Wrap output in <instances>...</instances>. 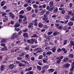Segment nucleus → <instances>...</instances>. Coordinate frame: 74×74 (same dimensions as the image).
<instances>
[{
    "instance_id": "1",
    "label": "nucleus",
    "mask_w": 74,
    "mask_h": 74,
    "mask_svg": "<svg viewBox=\"0 0 74 74\" xmlns=\"http://www.w3.org/2000/svg\"><path fill=\"white\" fill-rule=\"evenodd\" d=\"M35 40V39L32 38L30 40H27V42L29 43V44H33V43H34V42Z\"/></svg>"
},
{
    "instance_id": "2",
    "label": "nucleus",
    "mask_w": 74,
    "mask_h": 74,
    "mask_svg": "<svg viewBox=\"0 0 74 74\" xmlns=\"http://www.w3.org/2000/svg\"><path fill=\"white\" fill-rule=\"evenodd\" d=\"M38 27L40 28H42L43 27V24L41 22L39 23L38 24Z\"/></svg>"
},
{
    "instance_id": "3",
    "label": "nucleus",
    "mask_w": 74,
    "mask_h": 74,
    "mask_svg": "<svg viewBox=\"0 0 74 74\" xmlns=\"http://www.w3.org/2000/svg\"><path fill=\"white\" fill-rule=\"evenodd\" d=\"M48 16V15H47L45 14L43 16H42V20H44L45 19V18H47V16Z\"/></svg>"
},
{
    "instance_id": "4",
    "label": "nucleus",
    "mask_w": 74,
    "mask_h": 74,
    "mask_svg": "<svg viewBox=\"0 0 74 74\" xmlns=\"http://www.w3.org/2000/svg\"><path fill=\"white\" fill-rule=\"evenodd\" d=\"M5 3V1H3L1 3V7H3L4 5V4Z\"/></svg>"
},
{
    "instance_id": "5",
    "label": "nucleus",
    "mask_w": 74,
    "mask_h": 74,
    "mask_svg": "<svg viewBox=\"0 0 74 74\" xmlns=\"http://www.w3.org/2000/svg\"><path fill=\"white\" fill-rule=\"evenodd\" d=\"M46 12V10L44 9L40 13V15H42Z\"/></svg>"
},
{
    "instance_id": "6",
    "label": "nucleus",
    "mask_w": 74,
    "mask_h": 74,
    "mask_svg": "<svg viewBox=\"0 0 74 74\" xmlns=\"http://www.w3.org/2000/svg\"><path fill=\"white\" fill-rule=\"evenodd\" d=\"M23 36L25 38H27L29 36H28V34L27 33H24L23 34Z\"/></svg>"
},
{
    "instance_id": "7",
    "label": "nucleus",
    "mask_w": 74,
    "mask_h": 74,
    "mask_svg": "<svg viewBox=\"0 0 74 74\" xmlns=\"http://www.w3.org/2000/svg\"><path fill=\"white\" fill-rule=\"evenodd\" d=\"M67 12H68V14L69 16L73 15V12H72L68 11Z\"/></svg>"
},
{
    "instance_id": "8",
    "label": "nucleus",
    "mask_w": 74,
    "mask_h": 74,
    "mask_svg": "<svg viewBox=\"0 0 74 74\" xmlns=\"http://www.w3.org/2000/svg\"><path fill=\"white\" fill-rule=\"evenodd\" d=\"M71 67V69H70V71H73V70H74V65L72 64Z\"/></svg>"
},
{
    "instance_id": "9",
    "label": "nucleus",
    "mask_w": 74,
    "mask_h": 74,
    "mask_svg": "<svg viewBox=\"0 0 74 74\" xmlns=\"http://www.w3.org/2000/svg\"><path fill=\"white\" fill-rule=\"evenodd\" d=\"M53 5H54V4H53V1H51L49 3V6H50V7H53Z\"/></svg>"
},
{
    "instance_id": "10",
    "label": "nucleus",
    "mask_w": 74,
    "mask_h": 74,
    "mask_svg": "<svg viewBox=\"0 0 74 74\" xmlns=\"http://www.w3.org/2000/svg\"><path fill=\"white\" fill-rule=\"evenodd\" d=\"M68 26H73V22L72 21H70L68 23Z\"/></svg>"
},
{
    "instance_id": "11",
    "label": "nucleus",
    "mask_w": 74,
    "mask_h": 74,
    "mask_svg": "<svg viewBox=\"0 0 74 74\" xmlns=\"http://www.w3.org/2000/svg\"><path fill=\"white\" fill-rule=\"evenodd\" d=\"M69 60V58H65L63 60V61L64 62H68Z\"/></svg>"
},
{
    "instance_id": "12",
    "label": "nucleus",
    "mask_w": 74,
    "mask_h": 74,
    "mask_svg": "<svg viewBox=\"0 0 74 74\" xmlns=\"http://www.w3.org/2000/svg\"><path fill=\"white\" fill-rule=\"evenodd\" d=\"M14 65H9V69H11V70L12 69H13L14 68Z\"/></svg>"
},
{
    "instance_id": "13",
    "label": "nucleus",
    "mask_w": 74,
    "mask_h": 74,
    "mask_svg": "<svg viewBox=\"0 0 74 74\" xmlns=\"http://www.w3.org/2000/svg\"><path fill=\"white\" fill-rule=\"evenodd\" d=\"M61 60L60 59L57 60L56 61V64H59L61 62Z\"/></svg>"
},
{
    "instance_id": "14",
    "label": "nucleus",
    "mask_w": 74,
    "mask_h": 74,
    "mask_svg": "<svg viewBox=\"0 0 74 74\" xmlns=\"http://www.w3.org/2000/svg\"><path fill=\"white\" fill-rule=\"evenodd\" d=\"M9 14L10 15V16L12 17V18H14V17H15V16H14V15L13 14L12 12H10L9 13Z\"/></svg>"
},
{
    "instance_id": "15",
    "label": "nucleus",
    "mask_w": 74,
    "mask_h": 74,
    "mask_svg": "<svg viewBox=\"0 0 74 74\" xmlns=\"http://www.w3.org/2000/svg\"><path fill=\"white\" fill-rule=\"evenodd\" d=\"M26 9L27 11H30L31 10H32V7H31L30 6H28L27 7Z\"/></svg>"
},
{
    "instance_id": "16",
    "label": "nucleus",
    "mask_w": 74,
    "mask_h": 74,
    "mask_svg": "<svg viewBox=\"0 0 74 74\" xmlns=\"http://www.w3.org/2000/svg\"><path fill=\"white\" fill-rule=\"evenodd\" d=\"M38 50L37 51L38 52H39V53L42 52L43 51V50L42 49H40V48H38Z\"/></svg>"
},
{
    "instance_id": "17",
    "label": "nucleus",
    "mask_w": 74,
    "mask_h": 74,
    "mask_svg": "<svg viewBox=\"0 0 74 74\" xmlns=\"http://www.w3.org/2000/svg\"><path fill=\"white\" fill-rule=\"evenodd\" d=\"M48 71L49 72H51V73H53L54 71V69H49L48 70Z\"/></svg>"
},
{
    "instance_id": "18",
    "label": "nucleus",
    "mask_w": 74,
    "mask_h": 74,
    "mask_svg": "<svg viewBox=\"0 0 74 74\" xmlns=\"http://www.w3.org/2000/svg\"><path fill=\"white\" fill-rule=\"evenodd\" d=\"M62 51H63L64 52V53H66L67 52V51L66 50V49H65V48H62Z\"/></svg>"
},
{
    "instance_id": "19",
    "label": "nucleus",
    "mask_w": 74,
    "mask_h": 74,
    "mask_svg": "<svg viewBox=\"0 0 74 74\" xmlns=\"http://www.w3.org/2000/svg\"><path fill=\"white\" fill-rule=\"evenodd\" d=\"M1 71H3L4 70V65H1Z\"/></svg>"
},
{
    "instance_id": "20",
    "label": "nucleus",
    "mask_w": 74,
    "mask_h": 74,
    "mask_svg": "<svg viewBox=\"0 0 74 74\" xmlns=\"http://www.w3.org/2000/svg\"><path fill=\"white\" fill-rule=\"evenodd\" d=\"M56 47H54V48H52L51 49L53 52H55V51H56Z\"/></svg>"
},
{
    "instance_id": "21",
    "label": "nucleus",
    "mask_w": 74,
    "mask_h": 74,
    "mask_svg": "<svg viewBox=\"0 0 74 74\" xmlns=\"http://www.w3.org/2000/svg\"><path fill=\"white\" fill-rule=\"evenodd\" d=\"M48 67V65H46L45 66H43L42 67L43 69L44 70H45V69H47V68Z\"/></svg>"
},
{
    "instance_id": "22",
    "label": "nucleus",
    "mask_w": 74,
    "mask_h": 74,
    "mask_svg": "<svg viewBox=\"0 0 74 74\" xmlns=\"http://www.w3.org/2000/svg\"><path fill=\"white\" fill-rule=\"evenodd\" d=\"M70 66V64H66L65 65V67L67 68V67H69V66Z\"/></svg>"
},
{
    "instance_id": "23",
    "label": "nucleus",
    "mask_w": 74,
    "mask_h": 74,
    "mask_svg": "<svg viewBox=\"0 0 74 74\" xmlns=\"http://www.w3.org/2000/svg\"><path fill=\"white\" fill-rule=\"evenodd\" d=\"M15 34H13V36L12 37H11V39L12 40H14L15 39V38H16V35H15L16 36L14 37V36H15Z\"/></svg>"
},
{
    "instance_id": "24",
    "label": "nucleus",
    "mask_w": 74,
    "mask_h": 74,
    "mask_svg": "<svg viewBox=\"0 0 74 74\" xmlns=\"http://www.w3.org/2000/svg\"><path fill=\"white\" fill-rule=\"evenodd\" d=\"M20 26V24L18 23H17L16 24L14 25V27H19Z\"/></svg>"
},
{
    "instance_id": "25",
    "label": "nucleus",
    "mask_w": 74,
    "mask_h": 74,
    "mask_svg": "<svg viewBox=\"0 0 74 74\" xmlns=\"http://www.w3.org/2000/svg\"><path fill=\"white\" fill-rule=\"evenodd\" d=\"M1 13L2 14V16H5V15H7V13L5 12H1Z\"/></svg>"
},
{
    "instance_id": "26",
    "label": "nucleus",
    "mask_w": 74,
    "mask_h": 74,
    "mask_svg": "<svg viewBox=\"0 0 74 74\" xmlns=\"http://www.w3.org/2000/svg\"><path fill=\"white\" fill-rule=\"evenodd\" d=\"M36 68L39 70H41V67L40 66H37Z\"/></svg>"
},
{
    "instance_id": "27",
    "label": "nucleus",
    "mask_w": 74,
    "mask_h": 74,
    "mask_svg": "<svg viewBox=\"0 0 74 74\" xmlns=\"http://www.w3.org/2000/svg\"><path fill=\"white\" fill-rule=\"evenodd\" d=\"M69 58H73V56H74V55L72 54H70L69 55Z\"/></svg>"
},
{
    "instance_id": "28",
    "label": "nucleus",
    "mask_w": 74,
    "mask_h": 74,
    "mask_svg": "<svg viewBox=\"0 0 74 74\" xmlns=\"http://www.w3.org/2000/svg\"><path fill=\"white\" fill-rule=\"evenodd\" d=\"M33 73H34V72H33V71H30L28 73H26V74H33Z\"/></svg>"
},
{
    "instance_id": "29",
    "label": "nucleus",
    "mask_w": 74,
    "mask_h": 74,
    "mask_svg": "<svg viewBox=\"0 0 74 74\" xmlns=\"http://www.w3.org/2000/svg\"><path fill=\"white\" fill-rule=\"evenodd\" d=\"M43 57V56L42 55H40L38 57V59H42Z\"/></svg>"
},
{
    "instance_id": "30",
    "label": "nucleus",
    "mask_w": 74,
    "mask_h": 74,
    "mask_svg": "<svg viewBox=\"0 0 74 74\" xmlns=\"http://www.w3.org/2000/svg\"><path fill=\"white\" fill-rule=\"evenodd\" d=\"M45 21V22H46V23H48L49 22V20H48V19L47 18H46L45 20H43Z\"/></svg>"
},
{
    "instance_id": "31",
    "label": "nucleus",
    "mask_w": 74,
    "mask_h": 74,
    "mask_svg": "<svg viewBox=\"0 0 74 74\" xmlns=\"http://www.w3.org/2000/svg\"><path fill=\"white\" fill-rule=\"evenodd\" d=\"M62 28H63V27L62 25L59 26L58 27V29H62Z\"/></svg>"
},
{
    "instance_id": "32",
    "label": "nucleus",
    "mask_w": 74,
    "mask_h": 74,
    "mask_svg": "<svg viewBox=\"0 0 74 74\" xmlns=\"http://www.w3.org/2000/svg\"><path fill=\"white\" fill-rule=\"evenodd\" d=\"M55 6H53L50 9L49 11H53V10L55 8Z\"/></svg>"
},
{
    "instance_id": "33",
    "label": "nucleus",
    "mask_w": 74,
    "mask_h": 74,
    "mask_svg": "<svg viewBox=\"0 0 74 74\" xmlns=\"http://www.w3.org/2000/svg\"><path fill=\"white\" fill-rule=\"evenodd\" d=\"M69 5L70 6V8H71V7H73V3H70Z\"/></svg>"
},
{
    "instance_id": "34",
    "label": "nucleus",
    "mask_w": 74,
    "mask_h": 74,
    "mask_svg": "<svg viewBox=\"0 0 74 74\" xmlns=\"http://www.w3.org/2000/svg\"><path fill=\"white\" fill-rule=\"evenodd\" d=\"M52 53V52L51 51H48L46 53V54L47 55H51Z\"/></svg>"
},
{
    "instance_id": "35",
    "label": "nucleus",
    "mask_w": 74,
    "mask_h": 74,
    "mask_svg": "<svg viewBox=\"0 0 74 74\" xmlns=\"http://www.w3.org/2000/svg\"><path fill=\"white\" fill-rule=\"evenodd\" d=\"M50 48H51V47H50L49 46H47L45 48V49L48 50V49H50Z\"/></svg>"
},
{
    "instance_id": "36",
    "label": "nucleus",
    "mask_w": 74,
    "mask_h": 74,
    "mask_svg": "<svg viewBox=\"0 0 74 74\" xmlns=\"http://www.w3.org/2000/svg\"><path fill=\"white\" fill-rule=\"evenodd\" d=\"M62 51V49H61L58 48L57 49V52H59L60 51Z\"/></svg>"
},
{
    "instance_id": "37",
    "label": "nucleus",
    "mask_w": 74,
    "mask_h": 74,
    "mask_svg": "<svg viewBox=\"0 0 74 74\" xmlns=\"http://www.w3.org/2000/svg\"><path fill=\"white\" fill-rule=\"evenodd\" d=\"M19 13L20 14H24V11L23 10L21 11Z\"/></svg>"
},
{
    "instance_id": "38",
    "label": "nucleus",
    "mask_w": 74,
    "mask_h": 74,
    "mask_svg": "<svg viewBox=\"0 0 74 74\" xmlns=\"http://www.w3.org/2000/svg\"><path fill=\"white\" fill-rule=\"evenodd\" d=\"M31 59L32 61H34V60H35V58H34V57H31Z\"/></svg>"
},
{
    "instance_id": "39",
    "label": "nucleus",
    "mask_w": 74,
    "mask_h": 74,
    "mask_svg": "<svg viewBox=\"0 0 74 74\" xmlns=\"http://www.w3.org/2000/svg\"><path fill=\"white\" fill-rule=\"evenodd\" d=\"M66 12V11L64 10H63L62 11H61V14H64V13H65V12Z\"/></svg>"
},
{
    "instance_id": "40",
    "label": "nucleus",
    "mask_w": 74,
    "mask_h": 74,
    "mask_svg": "<svg viewBox=\"0 0 74 74\" xmlns=\"http://www.w3.org/2000/svg\"><path fill=\"white\" fill-rule=\"evenodd\" d=\"M67 42V40H65L64 42V45H66V43Z\"/></svg>"
},
{
    "instance_id": "41",
    "label": "nucleus",
    "mask_w": 74,
    "mask_h": 74,
    "mask_svg": "<svg viewBox=\"0 0 74 74\" xmlns=\"http://www.w3.org/2000/svg\"><path fill=\"white\" fill-rule=\"evenodd\" d=\"M52 33H53V32H48L47 33V34L48 35H51V34H52Z\"/></svg>"
},
{
    "instance_id": "42",
    "label": "nucleus",
    "mask_w": 74,
    "mask_h": 74,
    "mask_svg": "<svg viewBox=\"0 0 74 74\" xmlns=\"http://www.w3.org/2000/svg\"><path fill=\"white\" fill-rule=\"evenodd\" d=\"M70 43L71 44H72L73 46H74V42L72 41H70Z\"/></svg>"
},
{
    "instance_id": "43",
    "label": "nucleus",
    "mask_w": 74,
    "mask_h": 74,
    "mask_svg": "<svg viewBox=\"0 0 74 74\" xmlns=\"http://www.w3.org/2000/svg\"><path fill=\"white\" fill-rule=\"evenodd\" d=\"M58 10V9L57 8H55L54 9V12H57V11Z\"/></svg>"
},
{
    "instance_id": "44",
    "label": "nucleus",
    "mask_w": 74,
    "mask_h": 74,
    "mask_svg": "<svg viewBox=\"0 0 74 74\" xmlns=\"http://www.w3.org/2000/svg\"><path fill=\"white\" fill-rule=\"evenodd\" d=\"M66 19L68 20L70 18V16L69 15H66Z\"/></svg>"
},
{
    "instance_id": "45",
    "label": "nucleus",
    "mask_w": 74,
    "mask_h": 74,
    "mask_svg": "<svg viewBox=\"0 0 74 74\" xmlns=\"http://www.w3.org/2000/svg\"><path fill=\"white\" fill-rule=\"evenodd\" d=\"M6 41L5 40V39H2L1 41V43H2L3 42H5Z\"/></svg>"
},
{
    "instance_id": "46",
    "label": "nucleus",
    "mask_w": 74,
    "mask_h": 74,
    "mask_svg": "<svg viewBox=\"0 0 74 74\" xmlns=\"http://www.w3.org/2000/svg\"><path fill=\"white\" fill-rule=\"evenodd\" d=\"M15 29L16 31H19V30H21V29L19 28H15Z\"/></svg>"
},
{
    "instance_id": "47",
    "label": "nucleus",
    "mask_w": 74,
    "mask_h": 74,
    "mask_svg": "<svg viewBox=\"0 0 74 74\" xmlns=\"http://www.w3.org/2000/svg\"><path fill=\"white\" fill-rule=\"evenodd\" d=\"M42 7L43 8H45L46 7V4H43L42 5Z\"/></svg>"
},
{
    "instance_id": "48",
    "label": "nucleus",
    "mask_w": 74,
    "mask_h": 74,
    "mask_svg": "<svg viewBox=\"0 0 74 74\" xmlns=\"http://www.w3.org/2000/svg\"><path fill=\"white\" fill-rule=\"evenodd\" d=\"M5 48H7L6 47H4L3 48H2L1 49V51H4L5 50Z\"/></svg>"
},
{
    "instance_id": "49",
    "label": "nucleus",
    "mask_w": 74,
    "mask_h": 74,
    "mask_svg": "<svg viewBox=\"0 0 74 74\" xmlns=\"http://www.w3.org/2000/svg\"><path fill=\"white\" fill-rule=\"evenodd\" d=\"M24 49L26 50V51H27L28 50H29V49L28 47H26L24 48Z\"/></svg>"
},
{
    "instance_id": "50",
    "label": "nucleus",
    "mask_w": 74,
    "mask_h": 74,
    "mask_svg": "<svg viewBox=\"0 0 74 74\" xmlns=\"http://www.w3.org/2000/svg\"><path fill=\"white\" fill-rule=\"evenodd\" d=\"M64 10V8H59V10L60 11H62V10Z\"/></svg>"
},
{
    "instance_id": "51",
    "label": "nucleus",
    "mask_w": 74,
    "mask_h": 74,
    "mask_svg": "<svg viewBox=\"0 0 74 74\" xmlns=\"http://www.w3.org/2000/svg\"><path fill=\"white\" fill-rule=\"evenodd\" d=\"M33 7H34V8H36L37 7V5L36 4H34L33 5Z\"/></svg>"
},
{
    "instance_id": "52",
    "label": "nucleus",
    "mask_w": 74,
    "mask_h": 74,
    "mask_svg": "<svg viewBox=\"0 0 74 74\" xmlns=\"http://www.w3.org/2000/svg\"><path fill=\"white\" fill-rule=\"evenodd\" d=\"M1 45L2 47H5V44L4 43H2L1 44Z\"/></svg>"
},
{
    "instance_id": "53",
    "label": "nucleus",
    "mask_w": 74,
    "mask_h": 74,
    "mask_svg": "<svg viewBox=\"0 0 74 74\" xmlns=\"http://www.w3.org/2000/svg\"><path fill=\"white\" fill-rule=\"evenodd\" d=\"M23 64L22 63H20L19 64V66L20 67H22V66H23Z\"/></svg>"
},
{
    "instance_id": "54",
    "label": "nucleus",
    "mask_w": 74,
    "mask_h": 74,
    "mask_svg": "<svg viewBox=\"0 0 74 74\" xmlns=\"http://www.w3.org/2000/svg\"><path fill=\"white\" fill-rule=\"evenodd\" d=\"M28 29H27L26 28L25 30H23V32H27V30Z\"/></svg>"
},
{
    "instance_id": "55",
    "label": "nucleus",
    "mask_w": 74,
    "mask_h": 74,
    "mask_svg": "<svg viewBox=\"0 0 74 74\" xmlns=\"http://www.w3.org/2000/svg\"><path fill=\"white\" fill-rule=\"evenodd\" d=\"M27 5H28V3H26L24 5V7H27Z\"/></svg>"
},
{
    "instance_id": "56",
    "label": "nucleus",
    "mask_w": 74,
    "mask_h": 74,
    "mask_svg": "<svg viewBox=\"0 0 74 74\" xmlns=\"http://www.w3.org/2000/svg\"><path fill=\"white\" fill-rule=\"evenodd\" d=\"M33 36H34L35 37H36V38H38V36H37V35L36 34H33Z\"/></svg>"
},
{
    "instance_id": "57",
    "label": "nucleus",
    "mask_w": 74,
    "mask_h": 74,
    "mask_svg": "<svg viewBox=\"0 0 74 74\" xmlns=\"http://www.w3.org/2000/svg\"><path fill=\"white\" fill-rule=\"evenodd\" d=\"M27 3L29 4H30V3H32V1H31L30 0H28L27 1Z\"/></svg>"
},
{
    "instance_id": "58",
    "label": "nucleus",
    "mask_w": 74,
    "mask_h": 74,
    "mask_svg": "<svg viewBox=\"0 0 74 74\" xmlns=\"http://www.w3.org/2000/svg\"><path fill=\"white\" fill-rule=\"evenodd\" d=\"M19 17H20V18H23V16L22 15H20L19 16Z\"/></svg>"
},
{
    "instance_id": "59",
    "label": "nucleus",
    "mask_w": 74,
    "mask_h": 74,
    "mask_svg": "<svg viewBox=\"0 0 74 74\" xmlns=\"http://www.w3.org/2000/svg\"><path fill=\"white\" fill-rule=\"evenodd\" d=\"M53 35L54 36H56L57 34H56V32H54L53 33Z\"/></svg>"
},
{
    "instance_id": "60",
    "label": "nucleus",
    "mask_w": 74,
    "mask_h": 74,
    "mask_svg": "<svg viewBox=\"0 0 74 74\" xmlns=\"http://www.w3.org/2000/svg\"><path fill=\"white\" fill-rule=\"evenodd\" d=\"M20 73L21 74H24V72H23V70H21L20 71Z\"/></svg>"
},
{
    "instance_id": "61",
    "label": "nucleus",
    "mask_w": 74,
    "mask_h": 74,
    "mask_svg": "<svg viewBox=\"0 0 74 74\" xmlns=\"http://www.w3.org/2000/svg\"><path fill=\"white\" fill-rule=\"evenodd\" d=\"M43 62L44 63H46L47 62V60L46 59H43Z\"/></svg>"
},
{
    "instance_id": "62",
    "label": "nucleus",
    "mask_w": 74,
    "mask_h": 74,
    "mask_svg": "<svg viewBox=\"0 0 74 74\" xmlns=\"http://www.w3.org/2000/svg\"><path fill=\"white\" fill-rule=\"evenodd\" d=\"M44 27H45V28H48V27L47 25H44Z\"/></svg>"
},
{
    "instance_id": "63",
    "label": "nucleus",
    "mask_w": 74,
    "mask_h": 74,
    "mask_svg": "<svg viewBox=\"0 0 74 74\" xmlns=\"http://www.w3.org/2000/svg\"><path fill=\"white\" fill-rule=\"evenodd\" d=\"M71 21H74V17L73 16V17L71 19Z\"/></svg>"
},
{
    "instance_id": "64",
    "label": "nucleus",
    "mask_w": 74,
    "mask_h": 74,
    "mask_svg": "<svg viewBox=\"0 0 74 74\" xmlns=\"http://www.w3.org/2000/svg\"><path fill=\"white\" fill-rule=\"evenodd\" d=\"M25 58H29V55L26 54L25 55Z\"/></svg>"
}]
</instances>
